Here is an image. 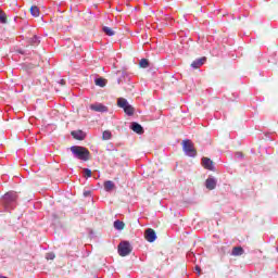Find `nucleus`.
<instances>
[{"mask_svg": "<svg viewBox=\"0 0 278 278\" xmlns=\"http://www.w3.org/2000/svg\"><path fill=\"white\" fill-rule=\"evenodd\" d=\"M70 149L77 160H81L83 162H88V160H90V151L87 148L73 146Z\"/></svg>", "mask_w": 278, "mask_h": 278, "instance_id": "nucleus-1", "label": "nucleus"}, {"mask_svg": "<svg viewBox=\"0 0 278 278\" xmlns=\"http://www.w3.org/2000/svg\"><path fill=\"white\" fill-rule=\"evenodd\" d=\"M182 144L186 155L189 157H197V149H194V144L190 140H185Z\"/></svg>", "mask_w": 278, "mask_h": 278, "instance_id": "nucleus-2", "label": "nucleus"}, {"mask_svg": "<svg viewBox=\"0 0 278 278\" xmlns=\"http://www.w3.org/2000/svg\"><path fill=\"white\" fill-rule=\"evenodd\" d=\"M118 253H119L121 257H127V255H129V253H131V244H129V242H127V241L119 243L118 244Z\"/></svg>", "mask_w": 278, "mask_h": 278, "instance_id": "nucleus-3", "label": "nucleus"}, {"mask_svg": "<svg viewBox=\"0 0 278 278\" xmlns=\"http://www.w3.org/2000/svg\"><path fill=\"white\" fill-rule=\"evenodd\" d=\"M18 199V195L15 191H9L2 197V201L5 205H10V203H14Z\"/></svg>", "mask_w": 278, "mask_h": 278, "instance_id": "nucleus-4", "label": "nucleus"}, {"mask_svg": "<svg viewBox=\"0 0 278 278\" xmlns=\"http://www.w3.org/2000/svg\"><path fill=\"white\" fill-rule=\"evenodd\" d=\"M144 238L148 242H155V240H157V235L155 233V230L148 228L146 230Z\"/></svg>", "mask_w": 278, "mask_h": 278, "instance_id": "nucleus-5", "label": "nucleus"}, {"mask_svg": "<svg viewBox=\"0 0 278 278\" xmlns=\"http://www.w3.org/2000/svg\"><path fill=\"white\" fill-rule=\"evenodd\" d=\"M202 166L206 170H214V161L208 157H202Z\"/></svg>", "mask_w": 278, "mask_h": 278, "instance_id": "nucleus-6", "label": "nucleus"}, {"mask_svg": "<svg viewBox=\"0 0 278 278\" xmlns=\"http://www.w3.org/2000/svg\"><path fill=\"white\" fill-rule=\"evenodd\" d=\"M90 110H92V112H108V106L101 104V103H94V104H90Z\"/></svg>", "mask_w": 278, "mask_h": 278, "instance_id": "nucleus-7", "label": "nucleus"}, {"mask_svg": "<svg viewBox=\"0 0 278 278\" xmlns=\"http://www.w3.org/2000/svg\"><path fill=\"white\" fill-rule=\"evenodd\" d=\"M205 62H207V58H205V56L197 59L195 61H193L191 63V67L192 68H201V66H203V64H205Z\"/></svg>", "mask_w": 278, "mask_h": 278, "instance_id": "nucleus-8", "label": "nucleus"}, {"mask_svg": "<svg viewBox=\"0 0 278 278\" xmlns=\"http://www.w3.org/2000/svg\"><path fill=\"white\" fill-rule=\"evenodd\" d=\"M130 129H132L135 131V134H139V136L144 134V128H142V125H140L136 122H132Z\"/></svg>", "mask_w": 278, "mask_h": 278, "instance_id": "nucleus-9", "label": "nucleus"}, {"mask_svg": "<svg viewBox=\"0 0 278 278\" xmlns=\"http://www.w3.org/2000/svg\"><path fill=\"white\" fill-rule=\"evenodd\" d=\"M71 134L75 140H84L86 138V132L83 130H73Z\"/></svg>", "mask_w": 278, "mask_h": 278, "instance_id": "nucleus-10", "label": "nucleus"}, {"mask_svg": "<svg viewBox=\"0 0 278 278\" xmlns=\"http://www.w3.org/2000/svg\"><path fill=\"white\" fill-rule=\"evenodd\" d=\"M231 255H233L235 257L244 255V249H242V247H235V248H232Z\"/></svg>", "mask_w": 278, "mask_h": 278, "instance_id": "nucleus-11", "label": "nucleus"}, {"mask_svg": "<svg viewBox=\"0 0 278 278\" xmlns=\"http://www.w3.org/2000/svg\"><path fill=\"white\" fill-rule=\"evenodd\" d=\"M206 188H207V190H214L216 188V179L207 178L206 179Z\"/></svg>", "mask_w": 278, "mask_h": 278, "instance_id": "nucleus-12", "label": "nucleus"}, {"mask_svg": "<svg viewBox=\"0 0 278 278\" xmlns=\"http://www.w3.org/2000/svg\"><path fill=\"white\" fill-rule=\"evenodd\" d=\"M96 86H99L100 88H105L108 86V79L105 78H97L94 80Z\"/></svg>", "mask_w": 278, "mask_h": 278, "instance_id": "nucleus-13", "label": "nucleus"}, {"mask_svg": "<svg viewBox=\"0 0 278 278\" xmlns=\"http://www.w3.org/2000/svg\"><path fill=\"white\" fill-rule=\"evenodd\" d=\"M31 16H35V18H38L40 16V9H38L37 5H33L29 9Z\"/></svg>", "mask_w": 278, "mask_h": 278, "instance_id": "nucleus-14", "label": "nucleus"}, {"mask_svg": "<svg viewBox=\"0 0 278 278\" xmlns=\"http://www.w3.org/2000/svg\"><path fill=\"white\" fill-rule=\"evenodd\" d=\"M117 105L118 108H122L123 110H125L129 105V102H127V99L125 98H119L117 100Z\"/></svg>", "mask_w": 278, "mask_h": 278, "instance_id": "nucleus-15", "label": "nucleus"}, {"mask_svg": "<svg viewBox=\"0 0 278 278\" xmlns=\"http://www.w3.org/2000/svg\"><path fill=\"white\" fill-rule=\"evenodd\" d=\"M114 188H115V185H114V182L112 180H106L104 182V190L106 192H110V191L114 190Z\"/></svg>", "mask_w": 278, "mask_h": 278, "instance_id": "nucleus-16", "label": "nucleus"}, {"mask_svg": "<svg viewBox=\"0 0 278 278\" xmlns=\"http://www.w3.org/2000/svg\"><path fill=\"white\" fill-rule=\"evenodd\" d=\"M0 23L2 25H5L8 23V14L5 13V11L0 9Z\"/></svg>", "mask_w": 278, "mask_h": 278, "instance_id": "nucleus-17", "label": "nucleus"}, {"mask_svg": "<svg viewBox=\"0 0 278 278\" xmlns=\"http://www.w3.org/2000/svg\"><path fill=\"white\" fill-rule=\"evenodd\" d=\"M114 227L117 229V231H123V229H125V224L121 220H115Z\"/></svg>", "mask_w": 278, "mask_h": 278, "instance_id": "nucleus-18", "label": "nucleus"}, {"mask_svg": "<svg viewBox=\"0 0 278 278\" xmlns=\"http://www.w3.org/2000/svg\"><path fill=\"white\" fill-rule=\"evenodd\" d=\"M102 31H104V34H106V36H114L116 34V31H114V29H112L111 27L104 26L102 28Z\"/></svg>", "mask_w": 278, "mask_h": 278, "instance_id": "nucleus-19", "label": "nucleus"}, {"mask_svg": "<svg viewBox=\"0 0 278 278\" xmlns=\"http://www.w3.org/2000/svg\"><path fill=\"white\" fill-rule=\"evenodd\" d=\"M125 114H127L128 116H134V106H131L130 104H128L125 109H124Z\"/></svg>", "mask_w": 278, "mask_h": 278, "instance_id": "nucleus-20", "label": "nucleus"}, {"mask_svg": "<svg viewBox=\"0 0 278 278\" xmlns=\"http://www.w3.org/2000/svg\"><path fill=\"white\" fill-rule=\"evenodd\" d=\"M140 68H149V60L147 59H141L139 62Z\"/></svg>", "mask_w": 278, "mask_h": 278, "instance_id": "nucleus-21", "label": "nucleus"}, {"mask_svg": "<svg viewBox=\"0 0 278 278\" xmlns=\"http://www.w3.org/2000/svg\"><path fill=\"white\" fill-rule=\"evenodd\" d=\"M112 138V131L104 130L102 134V140H110Z\"/></svg>", "mask_w": 278, "mask_h": 278, "instance_id": "nucleus-22", "label": "nucleus"}, {"mask_svg": "<svg viewBox=\"0 0 278 278\" xmlns=\"http://www.w3.org/2000/svg\"><path fill=\"white\" fill-rule=\"evenodd\" d=\"M30 45H33V47H38V45H40V40L38 39L37 36H34V37L30 39Z\"/></svg>", "mask_w": 278, "mask_h": 278, "instance_id": "nucleus-23", "label": "nucleus"}, {"mask_svg": "<svg viewBox=\"0 0 278 278\" xmlns=\"http://www.w3.org/2000/svg\"><path fill=\"white\" fill-rule=\"evenodd\" d=\"M84 177H92V170H90L89 168H84Z\"/></svg>", "mask_w": 278, "mask_h": 278, "instance_id": "nucleus-24", "label": "nucleus"}, {"mask_svg": "<svg viewBox=\"0 0 278 278\" xmlns=\"http://www.w3.org/2000/svg\"><path fill=\"white\" fill-rule=\"evenodd\" d=\"M47 260H55V255L54 254H48Z\"/></svg>", "mask_w": 278, "mask_h": 278, "instance_id": "nucleus-25", "label": "nucleus"}, {"mask_svg": "<svg viewBox=\"0 0 278 278\" xmlns=\"http://www.w3.org/2000/svg\"><path fill=\"white\" fill-rule=\"evenodd\" d=\"M195 270H197L198 275H201V267L195 266Z\"/></svg>", "mask_w": 278, "mask_h": 278, "instance_id": "nucleus-26", "label": "nucleus"}, {"mask_svg": "<svg viewBox=\"0 0 278 278\" xmlns=\"http://www.w3.org/2000/svg\"><path fill=\"white\" fill-rule=\"evenodd\" d=\"M60 84H61V86H66V80L65 79H61Z\"/></svg>", "mask_w": 278, "mask_h": 278, "instance_id": "nucleus-27", "label": "nucleus"}, {"mask_svg": "<svg viewBox=\"0 0 278 278\" xmlns=\"http://www.w3.org/2000/svg\"><path fill=\"white\" fill-rule=\"evenodd\" d=\"M90 194V191H85L84 197H88Z\"/></svg>", "mask_w": 278, "mask_h": 278, "instance_id": "nucleus-28", "label": "nucleus"}]
</instances>
